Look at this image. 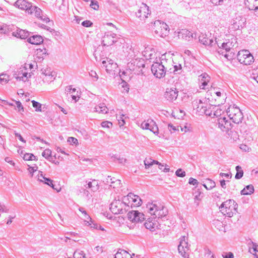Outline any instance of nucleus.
I'll use <instances>...</instances> for the list:
<instances>
[{
	"mask_svg": "<svg viewBox=\"0 0 258 258\" xmlns=\"http://www.w3.org/2000/svg\"><path fill=\"white\" fill-rule=\"evenodd\" d=\"M150 14L149 7L145 4L142 3L140 9L136 13V16L141 21L145 20Z\"/></svg>",
	"mask_w": 258,
	"mask_h": 258,
	"instance_id": "15",
	"label": "nucleus"
},
{
	"mask_svg": "<svg viewBox=\"0 0 258 258\" xmlns=\"http://www.w3.org/2000/svg\"><path fill=\"white\" fill-rule=\"evenodd\" d=\"M95 111L102 114H106L108 112V109L104 103H100L95 107Z\"/></svg>",
	"mask_w": 258,
	"mask_h": 258,
	"instance_id": "33",
	"label": "nucleus"
},
{
	"mask_svg": "<svg viewBox=\"0 0 258 258\" xmlns=\"http://www.w3.org/2000/svg\"><path fill=\"white\" fill-rule=\"evenodd\" d=\"M82 26L85 27H89L93 25V23L89 20H86L82 23Z\"/></svg>",
	"mask_w": 258,
	"mask_h": 258,
	"instance_id": "55",
	"label": "nucleus"
},
{
	"mask_svg": "<svg viewBox=\"0 0 258 258\" xmlns=\"http://www.w3.org/2000/svg\"><path fill=\"white\" fill-rule=\"evenodd\" d=\"M178 91L175 88H167L164 93V97L167 100L173 102L177 99Z\"/></svg>",
	"mask_w": 258,
	"mask_h": 258,
	"instance_id": "18",
	"label": "nucleus"
},
{
	"mask_svg": "<svg viewBox=\"0 0 258 258\" xmlns=\"http://www.w3.org/2000/svg\"><path fill=\"white\" fill-rule=\"evenodd\" d=\"M145 61L142 58H137L132 59L127 64L128 69L137 75L143 74L142 68H145Z\"/></svg>",
	"mask_w": 258,
	"mask_h": 258,
	"instance_id": "5",
	"label": "nucleus"
},
{
	"mask_svg": "<svg viewBox=\"0 0 258 258\" xmlns=\"http://www.w3.org/2000/svg\"><path fill=\"white\" fill-rule=\"evenodd\" d=\"M23 159L25 160H34L35 159V156L31 153H26L23 156Z\"/></svg>",
	"mask_w": 258,
	"mask_h": 258,
	"instance_id": "47",
	"label": "nucleus"
},
{
	"mask_svg": "<svg viewBox=\"0 0 258 258\" xmlns=\"http://www.w3.org/2000/svg\"><path fill=\"white\" fill-rule=\"evenodd\" d=\"M86 188H90L92 191H96L99 189V186L97 180H94L92 181L89 182L86 185Z\"/></svg>",
	"mask_w": 258,
	"mask_h": 258,
	"instance_id": "30",
	"label": "nucleus"
},
{
	"mask_svg": "<svg viewBox=\"0 0 258 258\" xmlns=\"http://www.w3.org/2000/svg\"><path fill=\"white\" fill-rule=\"evenodd\" d=\"M238 204L233 200H229L223 202L219 207L220 211L229 217H232L237 212Z\"/></svg>",
	"mask_w": 258,
	"mask_h": 258,
	"instance_id": "2",
	"label": "nucleus"
},
{
	"mask_svg": "<svg viewBox=\"0 0 258 258\" xmlns=\"http://www.w3.org/2000/svg\"><path fill=\"white\" fill-rule=\"evenodd\" d=\"M229 117L235 123L241 122L243 119V114L240 109L235 105L230 106L227 110Z\"/></svg>",
	"mask_w": 258,
	"mask_h": 258,
	"instance_id": "6",
	"label": "nucleus"
},
{
	"mask_svg": "<svg viewBox=\"0 0 258 258\" xmlns=\"http://www.w3.org/2000/svg\"><path fill=\"white\" fill-rule=\"evenodd\" d=\"M16 104L17 107L18 109V111L21 112V111H24V108H23L21 103L20 101H16Z\"/></svg>",
	"mask_w": 258,
	"mask_h": 258,
	"instance_id": "56",
	"label": "nucleus"
},
{
	"mask_svg": "<svg viewBox=\"0 0 258 258\" xmlns=\"http://www.w3.org/2000/svg\"><path fill=\"white\" fill-rule=\"evenodd\" d=\"M173 66V68H170V73L173 72L174 74H180L182 72V67L181 64L178 63L175 64Z\"/></svg>",
	"mask_w": 258,
	"mask_h": 258,
	"instance_id": "36",
	"label": "nucleus"
},
{
	"mask_svg": "<svg viewBox=\"0 0 258 258\" xmlns=\"http://www.w3.org/2000/svg\"><path fill=\"white\" fill-rule=\"evenodd\" d=\"M14 6L22 10H25L27 13H32L30 11L32 4L26 0H17L14 4Z\"/></svg>",
	"mask_w": 258,
	"mask_h": 258,
	"instance_id": "19",
	"label": "nucleus"
},
{
	"mask_svg": "<svg viewBox=\"0 0 258 258\" xmlns=\"http://www.w3.org/2000/svg\"><path fill=\"white\" fill-rule=\"evenodd\" d=\"M46 53V49H37L36 51V57H38L39 59L41 58L43 59V55H45Z\"/></svg>",
	"mask_w": 258,
	"mask_h": 258,
	"instance_id": "41",
	"label": "nucleus"
},
{
	"mask_svg": "<svg viewBox=\"0 0 258 258\" xmlns=\"http://www.w3.org/2000/svg\"><path fill=\"white\" fill-rule=\"evenodd\" d=\"M28 41L33 44L38 45L43 41L42 37L40 35H33L28 39Z\"/></svg>",
	"mask_w": 258,
	"mask_h": 258,
	"instance_id": "27",
	"label": "nucleus"
},
{
	"mask_svg": "<svg viewBox=\"0 0 258 258\" xmlns=\"http://www.w3.org/2000/svg\"><path fill=\"white\" fill-rule=\"evenodd\" d=\"M51 151L49 149H45L42 153V155L46 159H48L51 156Z\"/></svg>",
	"mask_w": 258,
	"mask_h": 258,
	"instance_id": "49",
	"label": "nucleus"
},
{
	"mask_svg": "<svg viewBox=\"0 0 258 258\" xmlns=\"http://www.w3.org/2000/svg\"><path fill=\"white\" fill-rule=\"evenodd\" d=\"M211 3L215 5H220L223 2V0H210Z\"/></svg>",
	"mask_w": 258,
	"mask_h": 258,
	"instance_id": "63",
	"label": "nucleus"
},
{
	"mask_svg": "<svg viewBox=\"0 0 258 258\" xmlns=\"http://www.w3.org/2000/svg\"><path fill=\"white\" fill-rule=\"evenodd\" d=\"M200 42L205 45L213 46L214 42L212 39H209L204 34H202L199 36Z\"/></svg>",
	"mask_w": 258,
	"mask_h": 258,
	"instance_id": "28",
	"label": "nucleus"
},
{
	"mask_svg": "<svg viewBox=\"0 0 258 258\" xmlns=\"http://www.w3.org/2000/svg\"><path fill=\"white\" fill-rule=\"evenodd\" d=\"M251 243H252V246L249 249V251L251 253L255 254L256 252H257V251L258 252V244L257 243H254L253 242H251Z\"/></svg>",
	"mask_w": 258,
	"mask_h": 258,
	"instance_id": "48",
	"label": "nucleus"
},
{
	"mask_svg": "<svg viewBox=\"0 0 258 258\" xmlns=\"http://www.w3.org/2000/svg\"><path fill=\"white\" fill-rule=\"evenodd\" d=\"M127 217L133 223L141 222L145 219L143 213L134 210L130 211L127 214Z\"/></svg>",
	"mask_w": 258,
	"mask_h": 258,
	"instance_id": "12",
	"label": "nucleus"
},
{
	"mask_svg": "<svg viewBox=\"0 0 258 258\" xmlns=\"http://www.w3.org/2000/svg\"><path fill=\"white\" fill-rule=\"evenodd\" d=\"M254 191V187L252 184L246 185L242 190H241V194L243 195H248L253 193Z\"/></svg>",
	"mask_w": 258,
	"mask_h": 258,
	"instance_id": "35",
	"label": "nucleus"
},
{
	"mask_svg": "<svg viewBox=\"0 0 258 258\" xmlns=\"http://www.w3.org/2000/svg\"><path fill=\"white\" fill-rule=\"evenodd\" d=\"M26 69H24V68H20L19 70L17 72H15L14 74V77L17 80H22L24 82H25L28 77V73L26 71Z\"/></svg>",
	"mask_w": 258,
	"mask_h": 258,
	"instance_id": "22",
	"label": "nucleus"
},
{
	"mask_svg": "<svg viewBox=\"0 0 258 258\" xmlns=\"http://www.w3.org/2000/svg\"><path fill=\"white\" fill-rule=\"evenodd\" d=\"M89 75L92 78H95L96 79V80H97L99 78L98 76L97 75L96 72L95 71L91 70L89 72Z\"/></svg>",
	"mask_w": 258,
	"mask_h": 258,
	"instance_id": "57",
	"label": "nucleus"
},
{
	"mask_svg": "<svg viewBox=\"0 0 258 258\" xmlns=\"http://www.w3.org/2000/svg\"><path fill=\"white\" fill-rule=\"evenodd\" d=\"M222 110L218 108L216 110L214 111L213 115L215 116H218L221 115Z\"/></svg>",
	"mask_w": 258,
	"mask_h": 258,
	"instance_id": "64",
	"label": "nucleus"
},
{
	"mask_svg": "<svg viewBox=\"0 0 258 258\" xmlns=\"http://www.w3.org/2000/svg\"><path fill=\"white\" fill-rule=\"evenodd\" d=\"M79 210L82 213L83 215V219H86L87 220H91L90 216L87 214L86 211L85 210L84 208L80 207L79 208Z\"/></svg>",
	"mask_w": 258,
	"mask_h": 258,
	"instance_id": "44",
	"label": "nucleus"
},
{
	"mask_svg": "<svg viewBox=\"0 0 258 258\" xmlns=\"http://www.w3.org/2000/svg\"><path fill=\"white\" fill-rule=\"evenodd\" d=\"M101 125L103 127L110 128L112 126V123L108 121H103Z\"/></svg>",
	"mask_w": 258,
	"mask_h": 258,
	"instance_id": "52",
	"label": "nucleus"
},
{
	"mask_svg": "<svg viewBox=\"0 0 258 258\" xmlns=\"http://www.w3.org/2000/svg\"><path fill=\"white\" fill-rule=\"evenodd\" d=\"M38 180L42 182H44L45 184L50 186V187L54 188V185L53 184V180L50 179L49 178H46L43 176V174L42 173V172H41V173L40 175H38Z\"/></svg>",
	"mask_w": 258,
	"mask_h": 258,
	"instance_id": "31",
	"label": "nucleus"
},
{
	"mask_svg": "<svg viewBox=\"0 0 258 258\" xmlns=\"http://www.w3.org/2000/svg\"><path fill=\"white\" fill-rule=\"evenodd\" d=\"M30 11L32 13H29V14L34 15L36 17L40 19V20H43L45 22H47L49 21V18H43V16L42 15V10L38 7L32 5Z\"/></svg>",
	"mask_w": 258,
	"mask_h": 258,
	"instance_id": "21",
	"label": "nucleus"
},
{
	"mask_svg": "<svg viewBox=\"0 0 258 258\" xmlns=\"http://www.w3.org/2000/svg\"><path fill=\"white\" fill-rule=\"evenodd\" d=\"M175 174L177 176L183 177L185 176V172L181 169H178L176 171Z\"/></svg>",
	"mask_w": 258,
	"mask_h": 258,
	"instance_id": "51",
	"label": "nucleus"
},
{
	"mask_svg": "<svg viewBox=\"0 0 258 258\" xmlns=\"http://www.w3.org/2000/svg\"><path fill=\"white\" fill-rule=\"evenodd\" d=\"M153 29L155 34L158 37L164 38L168 35L169 28L164 22L156 20L153 23Z\"/></svg>",
	"mask_w": 258,
	"mask_h": 258,
	"instance_id": "4",
	"label": "nucleus"
},
{
	"mask_svg": "<svg viewBox=\"0 0 258 258\" xmlns=\"http://www.w3.org/2000/svg\"><path fill=\"white\" fill-rule=\"evenodd\" d=\"M69 96H70L73 100L75 101V102H77L80 99V95L79 94V92L77 91L76 94L75 93H73V94H69Z\"/></svg>",
	"mask_w": 258,
	"mask_h": 258,
	"instance_id": "50",
	"label": "nucleus"
},
{
	"mask_svg": "<svg viewBox=\"0 0 258 258\" xmlns=\"http://www.w3.org/2000/svg\"><path fill=\"white\" fill-rule=\"evenodd\" d=\"M84 224L85 225H88L90 226L91 228L98 229L99 225H98L97 223H95L94 222V221L92 220L91 218V220H87L86 219H84Z\"/></svg>",
	"mask_w": 258,
	"mask_h": 258,
	"instance_id": "39",
	"label": "nucleus"
},
{
	"mask_svg": "<svg viewBox=\"0 0 258 258\" xmlns=\"http://www.w3.org/2000/svg\"><path fill=\"white\" fill-rule=\"evenodd\" d=\"M101 67L105 69L106 72L111 75H115L117 73V63L109 58L106 57L102 60Z\"/></svg>",
	"mask_w": 258,
	"mask_h": 258,
	"instance_id": "7",
	"label": "nucleus"
},
{
	"mask_svg": "<svg viewBox=\"0 0 258 258\" xmlns=\"http://www.w3.org/2000/svg\"><path fill=\"white\" fill-rule=\"evenodd\" d=\"M130 209V206L126 203L125 197L123 201L114 200L110 205V210L114 214H123L127 212Z\"/></svg>",
	"mask_w": 258,
	"mask_h": 258,
	"instance_id": "3",
	"label": "nucleus"
},
{
	"mask_svg": "<svg viewBox=\"0 0 258 258\" xmlns=\"http://www.w3.org/2000/svg\"><path fill=\"white\" fill-rule=\"evenodd\" d=\"M203 185L207 189L210 190L215 186L216 184L213 180L208 179L206 180V183L204 184Z\"/></svg>",
	"mask_w": 258,
	"mask_h": 258,
	"instance_id": "37",
	"label": "nucleus"
},
{
	"mask_svg": "<svg viewBox=\"0 0 258 258\" xmlns=\"http://www.w3.org/2000/svg\"><path fill=\"white\" fill-rule=\"evenodd\" d=\"M123 255L122 258H133L132 256L130 253L127 252L126 250L122 251Z\"/></svg>",
	"mask_w": 258,
	"mask_h": 258,
	"instance_id": "62",
	"label": "nucleus"
},
{
	"mask_svg": "<svg viewBox=\"0 0 258 258\" xmlns=\"http://www.w3.org/2000/svg\"><path fill=\"white\" fill-rule=\"evenodd\" d=\"M218 127L223 132H228L231 128V123L230 120L225 117H221L217 119Z\"/></svg>",
	"mask_w": 258,
	"mask_h": 258,
	"instance_id": "16",
	"label": "nucleus"
},
{
	"mask_svg": "<svg viewBox=\"0 0 258 258\" xmlns=\"http://www.w3.org/2000/svg\"><path fill=\"white\" fill-rule=\"evenodd\" d=\"M244 4L249 10H258V0H245Z\"/></svg>",
	"mask_w": 258,
	"mask_h": 258,
	"instance_id": "24",
	"label": "nucleus"
},
{
	"mask_svg": "<svg viewBox=\"0 0 258 258\" xmlns=\"http://www.w3.org/2000/svg\"><path fill=\"white\" fill-rule=\"evenodd\" d=\"M114 179V178H111V176H108L107 177L105 178V179H103V182L106 184H110V186H113V188H115V186L111 184L115 182Z\"/></svg>",
	"mask_w": 258,
	"mask_h": 258,
	"instance_id": "43",
	"label": "nucleus"
},
{
	"mask_svg": "<svg viewBox=\"0 0 258 258\" xmlns=\"http://www.w3.org/2000/svg\"><path fill=\"white\" fill-rule=\"evenodd\" d=\"M66 93L67 94V96L69 97V94L73 93H75L76 91V88H73L72 86H68L66 88Z\"/></svg>",
	"mask_w": 258,
	"mask_h": 258,
	"instance_id": "46",
	"label": "nucleus"
},
{
	"mask_svg": "<svg viewBox=\"0 0 258 258\" xmlns=\"http://www.w3.org/2000/svg\"><path fill=\"white\" fill-rule=\"evenodd\" d=\"M32 105L36 111H41V104L35 100L32 101Z\"/></svg>",
	"mask_w": 258,
	"mask_h": 258,
	"instance_id": "45",
	"label": "nucleus"
},
{
	"mask_svg": "<svg viewBox=\"0 0 258 258\" xmlns=\"http://www.w3.org/2000/svg\"><path fill=\"white\" fill-rule=\"evenodd\" d=\"M237 57L238 61L245 65H249L254 61L253 56L247 50L239 51Z\"/></svg>",
	"mask_w": 258,
	"mask_h": 258,
	"instance_id": "8",
	"label": "nucleus"
},
{
	"mask_svg": "<svg viewBox=\"0 0 258 258\" xmlns=\"http://www.w3.org/2000/svg\"><path fill=\"white\" fill-rule=\"evenodd\" d=\"M188 183L190 184H192V185H195L198 184L199 182L197 179H196L192 177H190L189 179Z\"/></svg>",
	"mask_w": 258,
	"mask_h": 258,
	"instance_id": "58",
	"label": "nucleus"
},
{
	"mask_svg": "<svg viewBox=\"0 0 258 258\" xmlns=\"http://www.w3.org/2000/svg\"><path fill=\"white\" fill-rule=\"evenodd\" d=\"M143 55L146 59L149 60L150 62L155 63L158 61V54L155 49L150 46H147L143 51Z\"/></svg>",
	"mask_w": 258,
	"mask_h": 258,
	"instance_id": "10",
	"label": "nucleus"
},
{
	"mask_svg": "<svg viewBox=\"0 0 258 258\" xmlns=\"http://www.w3.org/2000/svg\"><path fill=\"white\" fill-rule=\"evenodd\" d=\"M179 38L189 40L192 37V33L187 29H182L178 32Z\"/></svg>",
	"mask_w": 258,
	"mask_h": 258,
	"instance_id": "25",
	"label": "nucleus"
},
{
	"mask_svg": "<svg viewBox=\"0 0 258 258\" xmlns=\"http://www.w3.org/2000/svg\"><path fill=\"white\" fill-rule=\"evenodd\" d=\"M235 169H236L237 172L235 176V178L236 179H239L243 176V171L241 167L239 165L236 166Z\"/></svg>",
	"mask_w": 258,
	"mask_h": 258,
	"instance_id": "40",
	"label": "nucleus"
},
{
	"mask_svg": "<svg viewBox=\"0 0 258 258\" xmlns=\"http://www.w3.org/2000/svg\"><path fill=\"white\" fill-rule=\"evenodd\" d=\"M199 80L201 84L200 85V88L205 89V87L210 81V77L207 73H205L199 76Z\"/></svg>",
	"mask_w": 258,
	"mask_h": 258,
	"instance_id": "23",
	"label": "nucleus"
},
{
	"mask_svg": "<svg viewBox=\"0 0 258 258\" xmlns=\"http://www.w3.org/2000/svg\"><path fill=\"white\" fill-rule=\"evenodd\" d=\"M232 46V42L230 41L227 42H223L221 44V46H219L220 50L218 51L219 53L223 54V50H225L226 52H229Z\"/></svg>",
	"mask_w": 258,
	"mask_h": 258,
	"instance_id": "34",
	"label": "nucleus"
},
{
	"mask_svg": "<svg viewBox=\"0 0 258 258\" xmlns=\"http://www.w3.org/2000/svg\"><path fill=\"white\" fill-rule=\"evenodd\" d=\"M223 258H233L234 255L233 253L231 252L228 253H225L222 254Z\"/></svg>",
	"mask_w": 258,
	"mask_h": 258,
	"instance_id": "61",
	"label": "nucleus"
},
{
	"mask_svg": "<svg viewBox=\"0 0 258 258\" xmlns=\"http://www.w3.org/2000/svg\"><path fill=\"white\" fill-rule=\"evenodd\" d=\"M74 258H87L83 251L77 250L74 253Z\"/></svg>",
	"mask_w": 258,
	"mask_h": 258,
	"instance_id": "42",
	"label": "nucleus"
},
{
	"mask_svg": "<svg viewBox=\"0 0 258 258\" xmlns=\"http://www.w3.org/2000/svg\"><path fill=\"white\" fill-rule=\"evenodd\" d=\"M122 251H125L124 249H119L118 251L115 253L114 258H122L123 252Z\"/></svg>",
	"mask_w": 258,
	"mask_h": 258,
	"instance_id": "54",
	"label": "nucleus"
},
{
	"mask_svg": "<svg viewBox=\"0 0 258 258\" xmlns=\"http://www.w3.org/2000/svg\"><path fill=\"white\" fill-rule=\"evenodd\" d=\"M198 112L207 116H211L213 115V110H211V106L210 105L202 106L200 110L198 109Z\"/></svg>",
	"mask_w": 258,
	"mask_h": 258,
	"instance_id": "32",
	"label": "nucleus"
},
{
	"mask_svg": "<svg viewBox=\"0 0 258 258\" xmlns=\"http://www.w3.org/2000/svg\"><path fill=\"white\" fill-rule=\"evenodd\" d=\"M246 19L242 16L238 15L232 20V28L234 30L240 29L244 27Z\"/></svg>",
	"mask_w": 258,
	"mask_h": 258,
	"instance_id": "17",
	"label": "nucleus"
},
{
	"mask_svg": "<svg viewBox=\"0 0 258 258\" xmlns=\"http://www.w3.org/2000/svg\"><path fill=\"white\" fill-rule=\"evenodd\" d=\"M146 228L151 231H155L156 229H159V224L156 221L152 218H149L144 223Z\"/></svg>",
	"mask_w": 258,
	"mask_h": 258,
	"instance_id": "20",
	"label": "nucleus"
},
{
	"mask_svg": "<svg viewBox=\"0 0 258 258\" xmlns=\"http://www.w3.org/2000/svg\"><path fill=\"white\" fill-rule=\"evenodd\" d=\"M202 194L201 191L198 190L196 191L194 193V200H195V203L196 204L197 206L199 205V202L202 200L203 196Z\"/></svg>",
	"mask_w": 258,
	"mask_h": 258,
	"instance_id": "38",
	"label": "nucleus"
},
{
	"mask_svg": "<svg viewBox=\"0 0 258 258\" xmlns=\"http://www.w3.org/2000/svg\"><path fill=\"white\" fill-rule=\"evenodd\" d=\"M151 71L154 75L158 78L164 77L166 74V70L164 66L159 62L154 63L151 67Z\"/></svg>",
	"mask_w": 258,
	"mask_h": 258,
	"instance_id": "11",
	"label": "nucleus"
},
{
	"mask_svg": "<svg viewBox=\"0 0 258 258\" xmlns=\"http://www.w3.org/2000/svg\"><path fill=\"white\" fill-rule=\"evenodd\" d=\"M144 164L146 168H149L151 166L153 165V162L152 159L144 160Z\"/></svg>",
	"mask_w": 258,
	"mask_h": 258,
	"instance_id": "53",
	"label": "nucleus"
},
{
	"mask_svg": "<svg viewBox=\"0 0 258 258\" xmlns=\"http://www.w3.org/2000/svg\"><path fill=\"white\" fill-rule=\"evenodd\" d=\"M142 128L144 130H149L154 134L158 133V127L156 122L151 119H148L143 121L141 125Z\"/></svg>",
	"mask_w": 258,
	"mask_h": 258,
	"instance_id": "14",
	"label": "nucleus"
},
{
	"mask_svg": "<svg viewBox=\"0 0 258 258\" xmlns=\"http://www.w3.org/2000/svg\"><path fill=\"white\" fill-rule=\"evenodd\" d=\"M126 198V200H129L130 199L132 200V202L135 204V205L138 206H140L142 204V201L141 198L135 195L132 193H129L127 197Z\"/></svg>",
	"mask_w": 258,
	"mask_h": 258,
	"instance_id": "26",
	"label": "nucleus"
},
{
	"mask_svg": "<svg viewBox=\"0 0 258 258\" xmlns=\"http://www.w3.org/2000/svg\"><path fill=\"white\" fill-rule=\"evenodd\" d=\"M90 6L94 10H97L99 8V5L98 4L97 2H93L91 1V4L90 5Z\"/></svg>",
	"mask_w": 258,
	"mask_h": 258,
	"instance_id": "59",
	"label": "nucleus"
},
{
	"mask_svg": "<svg viewBox=\"0 0 258 258\" xmlns=\"http://www.w3.org/2000/svg\"><path fill=\"white\" fill-rule=\"evenodd\" d=\"M117 39L118 37L116 34L112 32H107L102 38V43L104 46H110L117 42Z\"/></svg>",
	"mask_w": 258,
	"mask_h": 258,
	"instance_id": "13",
	"label": "nucleus"
},
{
	"mask_svg": "<svg viewBox=\"0 0 258 258\" xmlns=\"http://www.w3.org/2000/svg\"><path fill=\"white\" fill-rule=\"evenodd\" d=\"M68 142L71 144H77L78 143V140L74 137H69L68 139Z\"/></svg>",
	"mask_w": 258,
	"mask_h": 258,
	"instance_id": "60",
	"label": "nucleus"
},
{
	"mask_svg": "<svg viewBox=\"0 0 258 258\" xmlns=\"http://www.w3.org/2000/svg\"><path fill=\"white\" fill-rule=\"evenodd\" d=\"M13 35L21 39H26L29 36V32L25 30L20 29L13 32Z\"/></svg>",
	"mask_w": 258,
	"mask_h": 258,
	"instance_id": "29",
	"label": "nucleus"
},
{
	"mask_svg": "<svg viewBox=\"0 0 258 258\" xmlns=\"http://www.w3.org/2000/svg\"><path fill=\"white\" fill-rule=\"evenodd\" d=\"M147 210L154 218H162L168 214V210L162 204L159 203H148L147 205Z\"/></svg>",
	"mask_w": 258,
	"mask_h": 258,
	"instance_id": "1",
	"label": "nucleus"
},
{
	"mask_svg": "<svg viewBox=\"0 0 258 258\" xmlns=\"http://www.w3.org/2000/svg\"><path fill=\"white\" fill-rule=\"evenodd\" d=\"M179 253L184 258H188L189 245L188 243V238L183 236L180 238L179 244L178 246Z\"/></svg>",
	"mask_w": 258,
	"mask_h": 258,
	"instance_id": "9",
	"label": "nucleus"
}]
</instances>
